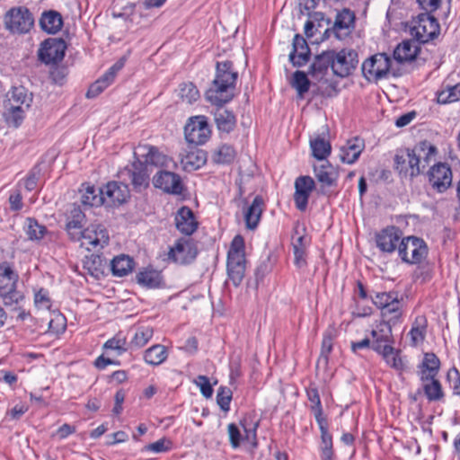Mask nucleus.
<instances>
[{"label": "nucleus", "instance_id": "72a5a7b5", "mask_svg": "<svg viewBox=\"0 0 460 460\" xmlns=\"http://www.w3.org/2000/svg\"><path fill=\"white\" fill-rule=\"evenodd\" d=\"M84 219V215L80 209L79 207H75L70 211V216L67 218V222L66 225V229L70 235V237L75 241L76 238H78V235L83 231L82 224Z\"/></svg>", "mask_w": 460, "mask_h": 460}, {"label": "nucleus", "instance_id": "a878e982", "mask_svg": "<svg viewBox=\"0 0 460 460\" xmlns=\"http://www.w3.org/2000/svg\"><path fill=\"white\" fill-rule=\"evenodd\" d=\"M314 175L319 182L324 186H333L336 184L339 172L329 162L323 161L319 165L314 167Z\"/></svg>", "mask_w": 460, "mask_h": 460}, {"label": "nucleus", "instance_id": "13d9d810", "mask_svg": "<svg viewBox=\"0 0 460 460\" xmlns=\"http://www.w3.org/2000/svg\"><path fill=\"white\" fill-rule=\"evenodd\" d=\"M195 385L199 387L201 394L205 398H210L213 394V388L210 385L209 379L206 376H198L194 380Z\"/></svg>", "mask_w": 460, "mask_h": 460}, {"label": "nucleus", "instance_id": "58836bf2", "mask_svg": "<svg viewBox=\"0 0 460 460\" xmlns=\"http://www.w3.org/2000/svg\"><path fill=\"white\" fill-rule=\"evenodd\" d=\"M381 354L385 363L395 369L396 371H402L404 369V362L400 356V352L396 350L393 345H385L381 351H377Z\"/></svg>", "mask_w": 460, "mask_h": 460}, {"label": "nucleus", "instance_id": "473e14b6", "mask_svg": "<svg viewBox=\"0 0 460 460\" xmlns=\"http://www.w3.org/2000/svg\"><path fill=\"white\" fill-rule=\"evenodd\" d=\"M32 102V94L22 86L13 87L5 104L21 106L29 109Z\"/></svg>", "mask_w": 460, "mask_h": 460}, {"label": "nucleus", "instance_id": "aec40b11", "mask_svg": "<svg viewBox=\"0 0 460 460\" xmlns=\"http://www.w3.org/2000/svg\"><path fill=\"white\" fill-rule=\"evenodd\" d=\"M180 157L181 168L187 172L198 170L207 162L206 153L196 147H190L188 150H184L181 153Z\"/></svg>", "mask_w": 460, "mask_h": 460}, {"label": "nucleus", "instance_id": "09e8293b", "mask_svg": "<svg viewBox=\"0 0 460 460\" xmlns=\"http://www.w3.org/2000/svg\"><path fill=\"white\" fill-rule=\"evenodd\" d=\"M291 85L296 90L298 98L303 99L305 93L309 90L310 81L305 72L296 71L293 74Z\"/></svg>", "mask_w": 460, "mask_h": 460}, {"label": "nucleus", "instance_id": "393cba45", "mask_svg": "<svg viewBox=\"0 0 460 460\" xmlns=\"http://www.w3.org/2000/svg\"><path fill=\"white\" fill-rule=\"evenodd\" d=\"M354 13L349 9H343L341 12L338 13L333 27L337 38L341 39L349 34L354 26Z\"/></svg>", "mask_w": 460, "mask_h": 460}, {"label": "nucleus", "instance_id": "dca6fc26", "mask_svg": "<svg viewBox=\"0 0 460 460\" xmlns=\"http://www.w3.org/2000/svg\"><path fill=\"white\" fill-rule=\"evenodd\" d=\"M314 189V181L310 176H300L295 181L294 201L300 211L307 208L308 199Z\"/></svg>", "mask_w": 460, "mask_h": 460}, {"label": "nucleus", "instance_id": "4468645a", "mask_svg": "<svg viewBox=\"0 0 460 460\" xmlns=\"http://www.w3.org/2000/svg\"><path fill=\"white\" fill-rule=\"evenodd\" d=\"M402 238V233L398 227L388 226L376 234V243L380 251L392 253L395 250L399 252L400 242Z\"/></svg>", "mask_w": 460, "mask_h": 460}, {"label": "nucleus", "instance_id": "1a4fd4ad", "mask_svg": "<svg viewBox=\"0 0 460 460\" xmlns=\"http://www.w3.org/2000/svg\"><path fill=\"white\" fill-rule=\"evenodd\" d=\"M107 229L101 224H91L84 229L75 241L80 242L81 247L87 251H100L109 243Z\"/></svg>", "mask_w": 460, "mask_h": 460}, {"label": "nucleus", "instance_id": "412c9836", "mask_svg": "<svg viewBox=\"0 0 460 460\" xmlns=\"http://www.w3.org/2000/svg\"><path fill=\"white\" fill-rule=\"evenodd\" d=\"M134 154L143 157L146 164L159 167H169L172 163V160L167 155L153 146H139L136 148Z\"/></svg>", "mask_w": 460, "mask_h": 460}, {"label": "nucleus", "instance_id": "b1692460", "mask_svg": "<svg viewBox=\"0 0 460 460\" xmlns=\"http://www.w3.org/2000/svg\"><path fill=\"white\" fill-rule=\"evenodd\" d=\"M310 49L306 40L296 34L293 39V50L289 54V59L295 66H304L309 59Z\"/></svg>", "mask_w": 460, "mask_h": 460}, {"label": "nucleus", "instance_id": "f8f14e48", "mask_svg": "<svg viewBox=\"0 0 460 460\" xmlns=\"http://www.w3.org/2000/svg\"><path fill=\"white\" fill-rule=\"evenodd\" d=\"M418 161L413 150L407 148L395 155V169L402 176L415 177L420 173V165Z\"/></svg>", "mask_w": 460, "mask_h": 460}, {"label": "nucleus", "instance_id": "a19ab883", "mask_svg": "<svg viewBox=\"0 0 460 460\" xmlns=\"http://www.w3.org/2000/svg\"><path fill=\"white\" fill-rule=\"evenodd\" d=\"M137 282L148 288L160 287L162 283L161 273L155 270L146 269L137 275Z\"/></svg>", "mask_w": 460, "mask_h": 460}, {"label": "nucleus", "instance_id": "2eb2a0df", "mask_svg": "<svg viewBox=\"0 0 460 460\" xmlns=\"http://www.w3.org/2000/svg\"><path fill=\"white\" fill-rule=\"evenodd\" d=\"M103 204L113 207L124 203L129 196L126 184L117 181L108 182L102 189Z\"/></svg>", "mask_w": 460, "mask_h": 460}, {"label": "nucleus", "instance_id": "2f4dec72", "mask_svg": "<svg viewBox=\"0 0 460 460\" xmlns=\"http://www.w3.org/2000/svg\"><path fill=\"white\" fill-rule=\"evenodd\" d=\"M168 350L162 344H155L146 349L144 352V361L150 366H160L168 358Z\"/></svg>", "mask_w": 460, "mask_h": 460}, {"label": "nucleus", "instance_id": "39448f33", "mask_svg": "<svg viewBox=\"0 0 460 460\" xmlns=\"http://www.w3.org/2000/svg\"><path fill=\"white\" fill-rule=\"evenodd\" d=\"M439 23L433 16L420 13L414 18L410 26L411 36L419 43H428L439 34Z\"/></svg>", "mask_w": 460, "mask_h": 460}, {"label": "nucleus", "instance_id": "680f3d73", "mask_svg": "<svg viewBox=\"0 0 460 460\" xmlns=\"http://www.w3.org/2000/svg\"><path fill=\"white\" fill-rule=\"evenodd\" d=\"M258 422H247V420L241 421V426L244 431V439L249 442H252L256 439V430L258 428Z\"/></svg>", "mask_w": 460, "mask_h": 460}, {"label": "nucleus", "instance_id": "cd10ccee", "mask_svg": "<svg viewBox=\"0 0 460 460\" xmlns=\"http://www.w3.org/2000/svg\"><path fill=\"white\" fill-rule=\"evenodd\" d=\"M40 26L45 32L49 34H56L63 26L62 16L57 11H46L41 14Z\"/></svg>", "mask_w": 460, "mask_h": 460}, {"label": "nucleus", "instance_id": "8fccbe9b", "mask_svg": "<svg viewBox=\"0 0 460 460\" xmlns=\"http://www.w3.org/2000/svg\"><path fill=\"white\" fill-rule=\"evenodd\" d=\"M321 431V454L333 453L332 438L328 431V423L326 419L316 420Z\"/></svg>", "mask_w": 460, "mask_h": 460}, {"label": "nucleus", "instance_id": "c756f323", "mask_svg": "<svg viewBox=\"0 0 460 460\" xmlns=\"http://www.w3.org/2000/svg\"><path fill=\"white\" fill-rule=\"evenodd\" d=\"M418 163L420 165V172L425 169L431 161L435 160L437 148L428 141H422L416 145L412 149Z\"/></svg>", "mask_w": 460, "mask_h": 460}, {"label": "nucleus", "instance_id": "5fc2aeb1", "mask_svg": "<svg viewBox=\"0 0 460 460\" xmlns=\"http://www.w3.org/2000/svg\"><path fill=\"white\" fill-rule=\"evenodd\" d=\"M371 298L374 305L381 311L399 299L398 293L394 291L376 292Z\"/></svg>", "mask_w": 460, "mask_h": 460}, {"label": "nucleus", "instance_id": "774afa93", "mask_svg": "<svg viewBox=\"0 0 460 460\" xmlns=\"http://www.w3.org/2000/svg\"><path fill=\"white\" fill-rule=\"evenodd\" d=\"M447 377L451 382V386L455 394L460 395V376L459 372L454 368L447 374Z\"/></svg>", "mask_w": 460, "mask_h": 460}, {"label": "nucleus", "instance_id": "f3484780", "mask_svg": "<svg viewBox=\"0 0 460 460\" xmlns=\"http://www.w3.org/2000/svg\"><path fill=\"white\" fill-rule=\"evenodd\" d=\"M429 181L433 188L439 192L445 191L452 183V172L450 167L442 163L433 165L429 172Z\"/></svg>", "mask_w": 460, "mask_h": 460}, {"label": "nucleus", "instance_id": "4d7b16f0", "mask_svg": "<svg viewBox=\"0 0 460 460\" xmlns=\"http://www.w3.org/2000/svg\"><path fill=\"white\" fill-rule=\"evenodd\" d=\"M172 447V442L167 438H161L154 443L146 445L143 447V451L152 452L155 454L167 452Z\"/></svg>", "mask_w": 460, "mask_h": 460}, {"label": "nucleus", "instance_id": "0e129e2a", "mask_svg": "<svg viewBox=\"0 0 460 460\" xmlns=\"http://www.w3.org/2000/svg\"><path fill=\"white\" fill-rule=\"evenodd\" d=\"M40 170L34 167L23 181L24 188L31 191L37 188Z\"/></svg>", "mask_w": 460, "mask_h": 460}, {"label": "nucleus", "instance_id": "bf43d9fd", "mask_svg": "<svg viewBox=\"0 0 460 460\" xmlns=\"http://www.w3.org/2000/svg\"><path fill=\"white\" fill-rule=\"evenodd\" d=\"M123 65L124 63L122 61L115 63L102 77L99 78L100 81H102V84L106 88L114 81L117 73L123 67Z\"/></svg>", "mask_w": 460, "mask_h": 460}, {"label": "nucleus", "instance_id": "20e7f679", "mask_svg": "<svg viewBox=\"0 0 460 460\" xmlns=\"http://www.w3.org/2000/svg\"><path fill=\"white\" fill-rule=\"evenodd\" d=\"M18 275L6 263L0 264V297L6 306L19 305L23 295L16 289Z\"/></svg>", "mask_w": 460, "mask_h": 460}, {"label": "nucleus", "instance_id": "6ab92c4d", "mask_svg": "<svg viewBox=\"0 0 460 460\" xmlns=\"http://www.w3.org/2000/svg\"><path fill=\"white\" fill-rule=\"evenodd\" d=\"M372 341L371 348L376 352L381 351L385 345L394 343L392 327L386 322H378L372 326L370 332Z\"/></svg>", "mask_w": 460, "mask_h": 460}, {"label": "nucleus", "instance_id": "4c0bfd02", "mask_svg": "<svg viewBox=\"0 0 460 460\" xmlns=\"http://www.w3.org/2000/svg\"><path fill=\"white\" fill-rule=\"evenodd\" d=\"M23 229L28 239L33 242L42 240L48 234L46 226L32 217L26 218Z\"/></svg>", "mask_w": 460, "mask_h": 460}, {"label": "nucleus", "instance_id": "052dcab7", "mask_svg": "<svg viewBox=\"0 0 460 460\" xmlns=\"http://www.w3.org/2000/svg\"><path fill=\"white\" fill-rule=\"evenodd\" d=\"M35 305L39 309L49 310L51 307V301L49 296L48 291L40 289L35 294L34 296Z\"/></svg>", "mask_w": 460, "mask_h": 460}, {"label": "nucleus", "instance_id": "0eeeda50", "mask_svg": "<svg viewBox=\"0 0 460 460\" xmlns=\"http://www.w3.org/2000/svg\"><path fill=\"white\" fill-rule=\"evenodd\" d=\"M428 252L427 243L417 236H407L400 242L398 255L404 263L419 264L426 259Z\"/></svg>", "mask_w": 460, "mask_h": 460}, {"label": "nucleus", "instance_id": "c03bdc74", "mask_svg": "<svg viewBox=\"0 0 460 460\" xmlns=\"http://www.w3.org/2000/svg\"><path fill=\"white\" fill-rule=\"evenodd\" d=\"M438 103L447 104L460 101V83L455 85H447L437 93Z\"/></svg>", "mask_w": 460, "mask_h": 460}, {"label": "nucleus", "instance_id": "37998d69", "mask_svg": "<svg viewBox=\"0 0 460 460\" xmlns=\"http://www.w3.org/2000/svg\"><path fill=\"white\" fill-rule=\"evenodd\" d=\"M82 203L90 207H99L103 204L102 189L87 186L81 197Z\"/></svg>", "mask_w": 460, "mask_h": 460}, {"label": "nucleus", "instance_id": "e2e57ef3", "mask_svg": "<svg viewBox=\"0 0 460 460\" xmlns=\"http://www.w3.org/2000/svg\"><path fill=\"white\" fill-rule=\"evenodd\" d=\"M332 349V336L331 332H326L323 335L322 341L321 356L320 359H323L326 363L328 360V355Z\"/></svg>", "mask_w": 460, "mask_h": 460}, {"label": "nucleus", "instance_id": "f704fd0d", "mask_svg": "<svg viewBox=\"0 0 460 460\" xmlns=\"http://www.w3.org/2000/svg\"><path fill=\"white\" fill-rule=\"evenodd\" d=\"M402 302L398 299L381 311V315L383 318L381 322H386L389 326L393 327L394 325L402 322Z\"/></svg>", "mask_w": 460, "mask_h": 460}, {"label": "nucleus", "instance_id": "6e6d98bb", "mask_svg": "<svg viewBox=\"0 0 460 460\" xmlns=\"http://www.w3.org/2000/svg\"><path fill=\"white\" fill-rule=\"evenodd\" d=\"M233 393L230 388L220 386L217 394V402L220 409L227 412L230 410V402L232 400Z\"/></svg>", "mask_w": 460, "mask_h": 460}, {"label": "nucleus", "instance_id": "7ed1b4c3", "mask_svg": "<svg viewBox=\"0 0 460 460\" xmlns=\"http://www.w3.org/2000/svg\"><path fill=\"white\" fill-rule=\"evenodd\" d=\"M244 240L240 234L234 237L227 252V275L234 286L241 284L245 273Z\"/></svg>", "mask_w": 460, "mask_h": 460}, {"label": "nucleus", "instance_id": "ddd939ff", "mask_svg": "<svg viewBox=\"0 0 460 460\" xmlns=\"http://www.w3.org/2000/svg\"><path fill=\"white\" fill-rule=\"evenodd\" d=\"M66 49L63 40L49 39L41 44L39 50L40 59L45 64L60 62L64 58Z\"/></svg>", "mask_w": 460, "mask_h": 460}, {"label": "nucleus", "instance_id": "4be33fe9", "mask_svg": "<svg viewBox=\"0 0 460 460\" xmlns=\"http://www.w3.org/2000/svg\"><path fill=\"white\" fill-rule=\"evenodd\" d=\"M365 149V141L360 137H352L340 148L341 160L348 164H354Z\"/></svg>", "mask_w": 460, "mask_h": 460}, {"label": "nucleus", "instance_id": "7c9ffc66", "mask_svg": "<svg viewBox=\"0 0 460 460\" xmlns=\"http://www.w3.org/2000/svg\"><path fill=\"white\" fill-rule=\"evenodd\" d=\"M420 48L415 41L404 40L398 44L394 50V58L399 63H404L413 60Z\"/></svg>", "mask_w": 460, "mask_h": 460}, {"label": "nucleus", "instance_id": "69168bd1", "mask_svg": "<svg viewBox=\"0 0 460 460\" xmlns=\"http://www.w3.org/2000/svg\"><path fill=\"white\" fill-rule=\"evenodd\" d=\"M227 430L232 447L234 448H237L240 446V442L242 439L241 432L238 427L234 423H230L227 426Z\"/></svg>", "mask_w": 460, "mask_h": 460}, {"label": "nucleus", "instance_id": "c85d7f7f", "mask_svg": "<svg viewBox=\"0 0 460 460\" xmlns=\"http://www.w3.org/2000/svg\"><path fill=\"white\" fill-rule=\"evenodd\" d=\"M263 207V199L260 196H256L244 212V220L248 229L253 230L257 227L261 220Z\"/></svg>", "mask_w": 460, "mask_h": 460}, {"label": "nucleus", "instance_id": "a18cd8bd", "mask_svg": "<svg viewBox=\"0 0 460 460\" xmlns=\"http://www.w3.org/2000/svg\"><path fill=\"white\" fill-rule=\"evenodd\" d=\"M177 95L188 104H191L199 99V92L192 83H182L177 89Z\"/></svg>", "mask_w": 460, "mask_h": 460}, {"label": "nucleus", "instance_id": "9d476101", "mask_svg": "<svg viewBox=\"0 0 460 460\" xmlns=\"http://www.w3.org/2000/svg\"><path fill=\"white\" fill-rule=\"evenodd\" d=\"M391 67V59L385 53H377L362 64V73L367 81H378L385 78L389 74Z\"/></svg>", "mask_w": 460, "mask_h": 460}, {"label": "nucleus", "instance_id": "6e6552de", "mask_svg": "<svg viewBox=\"0 0 460 460\" xmlns=\"http://www.w3.org/2000/svg\"><path fill=\"white\" fill-rule=\"evenodd\" d=\"M184 137L188 143L194 146H201L207 143L211 137L208 119L204 115L189 118L184 127Z\"/></svg>", "mask_w": 460, "mask_h": 460}, {"label": "nucleus", "instance_id": "49530a36", "mask_svg": "<svg viewBox=\"0 0 460 460\" xmlns=\"http://www.w3.org/2000/svg\"><path fill=\"white\" fill-rule=\"evenodd\" d=\"M154 331L150 326H139L130 341V346L135 348L144 347L153 337Z\"/></svg>", "mask_w": 460, "mask_h": 460}, {"label": "nucleus", "instance_id": "5701e85b", "mask_svg": "<svg viewBox=\"0 0 460 460\" xmlns=\"http://www.w3.org/2000/svg\"><path fill=\"white\" fill-rule=\"evenodd\" d=\"M174 221L177 230L186 235L192 234L198 227L195 216L188 207H182L177 211Z\"/></svg>", "mask_w": 460, "mask_h": 460}, {"label": "nucleus", "instance_id": "e433bc0d", "mask_svg": "<svg viewBox=\"0 0 460 460\" xmlns=\"http://www.w3.org/2000/svg\"><path fill=\"white\" fill-rule=\"evenodd\" d=\"M310 147L313 156L322 162L326 160L332 150L330 142L321 136L310 139Z\"/></svg>", "mask_w": 460, "mask_h": 460}, {"label": "nucleus", "instance_id": "603ef678", "mask_svg": "<svg viewBox=\"0 0 460 460\" xmlns=\"http://www.w3.org/2000/svg\"><path fill=\"white\" fill-rule=\"evenodd\" d=\"M422 383L425 395L429 401H438L442 398V387L439 381L436 377L429 379L428 382Z\"/></svg>", "mask_w": 460, "mask_h": 460}, {"label": "nucleus", "instance_id": "9b49d317", "mask_svg": "<svg viewBox=\"0 0 460 460\" xmlns=\"http://www.w3.org/2000/svg\"><path fill=\"white\" fill-rule=\"evenodd\" d=\"M197 256V249L188 238L178 239L168 252V259L175 263L188 264Z\"/></svg>", "mask_w": 460, "mask_h": 460}, {"label": "nucleus", "instance_id": "3c124183", "mask_svg": "<svg viewBox=\"0 0 460 460\" xmlns=\"http://www.w3.org/2000/svg\"><path fill=\"white\" fill-rule=\"evenodd\" d=\"M127 341L124 337L120 336H115L110 340H108L104 345L103 348L106 349V351L113 356H120L124 352L127 351Z\"/></svg>", "mask_w": 460, "mask_h": 460}, {"label": "nucleus", "instance_id": "f257e3e1", "mask_svg": "<svg viewBox=\"0 0 460 460\" xmlns=\"http://www.w3.org/2000/svg\"><path fill=\"white\" fill-rule=\"evenodd\" d=\"M232 66L230 61L217 63L216 77L205 93L206 100L217 106L213 111L214 120L217 129L224 133L231 132L236 125L234 114L223 107L234 96L233 89L237 79V73L233 71Z\"/></svg>", "mask_w": 460, "mask_h": 460}, {"label": "nucleus", "instance_id": "f03ea898", "mask_svg": "<svg viewBox=\"0 0 460 460\" xmlns=\"http://www.w3.org/2000/svg\"><path fill=\"white\" fill-rule=\"evenodd\" d=\"M358 63V53L352 49L326 50L315 57L308 74L318 82H327L326 75L331 68L334 75L344 78L353 73Z\"/></svg>", "mask_w": 460, "mask_h": 460}, {"label": "nucleus", "instance_id": "ea45409f", "mask_svg": "<svg viewBox=\"0 0 460 460\" xmlns=\"http://www.w3.org/2000/svg\"><path fill=\"white\" fill-rule=\"evenodd\" d=\"M427 331V319L423 315L415 318L411 329L409 332L411 343L412 346H418L423 342Z\"/></svg>", "mask_w": 460, "mask_h": 460}, {"label": "nucleus", "instance_id": "423d86ee", "mask_svg": "<svg viewBox=\"0 0 460 460\" xmlns=\"http://www.w3.org/2000/svg\"><path fill=\"white\" fill-rule=\"evenodd\" d=\"M4 24L13 34H25L33 27L34 17L27 7L15 6L5 13Z\"/></svg>", "mask_w": 460, "mask_h": 460}, {"label": "nucleus", "instance_id": "bb28decb", "mask_svg": "<svg viewBox=\"0 0 460 460\" xmlns=\"http://www.w3.org/2000/svg\"><path fill=\"white\" fill-rule=\"evenodd\" d=\"M440 361L434 353H426L421 365L420 366V378L421 382H428L429 379L436 377L438 374Z\"/></svg>", "mask_w": 460, "mask_h": 460}, {"label": "nucleus", "instance_id": "c9c22d12", "mask_svg": "<svg viewBox=\"0 0 460 460\" xmlns=\"http://www.w3.org/2000/svg\"><path fill=\"white\" fill-rule=\"evenodd\" d=\"M111 268L114 276L124 277L132 271L134 261L128 255L120 254L113 258Z\"/></svg>", "mask_w": 460, "mask_h": 460}, {"label": "nucleus", "instance_id": "79ce46f5", "mask_svg": "<svg viewBox=\"0 0 460 460\" xmlns=\"http://www.w3.org/2000/svg\"><path fill=\"white\" fill-rule=\"evenodd\" d=\"M27 111L21 106L5 104L4 116L8 125L17 128L22 124Z\"/></svg>", "mask_w": 460, "mask_h": 460}, {"label": "nucleus", "instance_id": "338daca9", "mask_svg": "<svg viewBox=\"0 0 460 460\" xmlns=\"http://www.w3.org/2000/svg\"><path fill=\"white\" fill-rule=\"evenodd\" d=\"M131 182L135 187L146 186L148 184V176L142 171H134L131 172Z\"/></svg>", "mask_w": 460, "mask_h": 460}, {"label": "nucleus", "instance_id": "864d4df0", "mask_svg": "<svg viewBox=\"0 0 460 460\" xmlns=\"http://www.w3.org/2000/svg\"><path fill=\"white\" fill-rule=\"evenodd\" d=\"M307 397L311 403L310 409L315 418V420L326 419L323 416V407L318 390L316 388H309L307 390Z\"/></svg>", "mask_w": 460, "mask_h": 460}, {"label": "nucleus", "instance_id": "de8ad7c7", "mask_svg": "<svg viewBox=\"0 0 460 460\" xmlns=\"http://www.w3.org/2000/svg\"><path fill=\"white\" fill-rule=\"evenodd\" d=\"M235 157V151L233 146L224 144L217 147L213 152V161L217 164H229Z\"/></svg>", "mask_w": 460, "mask_h": 460}, {"label": "nucleus", "instance_id": "a211bd4d", "mask_svg": "<svg viewBox=\"0 0 460 460\" xmlns=\"http://www.w3.org/2000/svg\"><path fill=\"white\" fill-rule=\"evenodd\" d=\"M153 183L155 188L170 194H181L182 192L181 178L174 172L160 171L154 176Z\"/></svg>", "mask_w": 460, "mask_h": 460}]
</instances>
